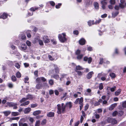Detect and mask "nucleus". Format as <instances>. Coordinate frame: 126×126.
<instances>
[{
  "mask_svg": "<svg viewBox=\"0 0 126 126\" xmlns=\"http://www.w3.org/2000/svg\"><path fill=\"white\" fill-rule=\"evenodd\" d=\"M83 69V68L81 66L79 65H78L76 66V70H81Z\"/></svg>",
  "mask_w": 126,
  "mask_h": 126,
  "instance_id": "nucleus-35",
  "label": "nucleus"
},
{
  "mask_svg": "<svg viewBox=\"0 0 126 126\" xmlns=\"http://www.w3.org/2000/svg\"><path fill=\"white\" fill-rule=\"evenodd\" d=\"M65 34L63 33L61 34H59L58 35V38L60 41L62 43H64L66 41V39L65 37Z\"/></svg>",
  "mask_w": 126,
  "mask_h": 126,
  "instance_id": "nucleus-2",
  "label": "nucleus"
},
{
  "mask_svg": "<svg viewBox=\"0 0 126 126\" xmlns=\"http://www.w3.org/2000/svg\"><path fill=\"white\" fill-rule=\"evenodd\" d=\"M31 32L29 31H28L27 32L26 34L27 37L28 38H30L31 37Z\"/></svg>",
  "mask_w": 126,
  "mask_h": 126,
  "instance_id": "nucleus-27",
  "label": "nucleus"
},
{
  "mask_svg": "<svg viewBox=\"0 0 126 126\" xmlns=\"http://www.w3.org/2000/svg\"><path fill=\"white\" fill-rule=\"evenodd\" d=\"M12 115L14 116H16L19 115V113L18 112H12Z\"/></svg>",
  "mask_w": 126,
  "mask_h": 126,
  "instance_id": "nucleus-30",
  "label": "nucleus"
},
{
  "mask_svg": "<svg viewBox=\"0 0 126 126\" xmlns=\"http://www.w3.org/2000/svg\"><path fill=\"white\" fill-rule=\"evenodd\" d=\"M46 119L44 120L42 122V124L44 125L46 124Z\"/></svg>",
  "mask_w": 126,
  "mask_h": 126,
  "instance_id": "nucleus-64",
  "label": "nucleus"
},
{
  "mask_svg": "<svg viewBox=\"0 0 126 126\" xmlns=\"http://www.w3.org/2000/svg\"><path fill=\"white\" fill-rule=\"evenodd\" d=\"M116 87L115 86H114L113 87L111 88L110 87H108L107 88V90H108L109 89H110V91L112 92H114L116 89Z\"/></svg>",
  "mask_w": 126,
  "mask_h": 126,
  "instance_id": "nucleus-14",
  "label": "nucleus"
},
{
  "mask_svg": "<svg viewBox=\"0 0 126 126\" xmlns=\"http://www.w3.org/2000/svg\"><path fill=\"white\" fill-rule=\"evenodd\" d=\"M107 121L109 123H111L113 124H116L117 121L114 119L109 118L107 120Z\"/></svg>",
  "mask_w": 126,
  "mask_h": 126,
  "instance_id": "nucleus-4",
  "label": "nucleus"
},
{
  "mask_svg": "<svg viewBox=\"0 0 126 126\" xmlns=\"http://www.w3.org/2000/svg\"><path fill=\"white\" fill-rule=\"evenodd\" d=\"M37 105L36 104H32L31 105V107L32 108H34L36 107Z\"/></svg>",
  "mask_w": 126,
  "mask_h": 126,
  "instance_id": "nucleus-63",
  "label": "nucleus"
},
{
  "mask_svg": "<svg viewBox=\"0 0 126 126\" xmlns=\"http://www.w3.org/2000/svg\"><path fill=\"white\" fill-rule=\"evenodd\" d=\"M49 83L50 85H53L54 83V81L52 79L49 80Z\"/></svg>",
  "mask_w": 126,
  "mask_h": 126,
  "instance_id": "nucleus-46",
  "label": "nucleus"
},
{
  "mask_svg": "<svg viewBox=\"0 0 126 126\" xmlns=\"http://www.w3.org/2000/svg\"><path fill=\"white\" fill-rule=\"evenodd\" d=\"M40 124V121H38L36 122L35 125V126H39Z\"/></svg>",
  "mask_w": 126,
  "mask_h": 126,
  "instance_id": "nucleus-50",
  "label": "nucleus"
},
{
  "mask_svg": "<svg viewBox=\"0 0 126 126\" xmlns=\"http://www.w3.org/2000/svg\"><path fill=\"white\" fill-rule=\"evenodd\" d=\"M103 59L102 58H101L100 60V62L99 63V64H102L103 63Z\"/></svg>",
  "mask_w": 126,
  "mask_h": 126,
  "instance_id": "nucleus-53",
  "label": "nucleus"
},
{
  "mask_svg": "<svg viewBox=\"0 0 126 126\" xmlns=\"http://www.w3.org/2000/svg\"><path fill=\"white\" fill-rule=\"evenodd\" d=\"M26 44H27V45L29 46H31V42L29 41H26Z\"/></svg>",
  "mask_w": 126,
  "mask_h": 126,
  "instance_id": "nucleus-56",
  "label": "nucleus"
},
{
  "mask_svg": "<svg viewBox=\"0 0 126 126\" xmlns=\"http://www.w3.org/2000/svg\"><path fill=\"white\" fill-rule=\"evenodd\" d=\"M79 42L80 45H83L85 44L86 41L84 39L82 38L79 41Z\"/></svg>",
  "mask_w": 126,
  "mask_h": 126,
  "instance_id": "nucleus-9",
  "label": "nucleus"
},
{
  "mask_svg": "<svg viewBox=\"0 0 126 126\" xmlns=\"http://www.w3.org/2000/svg\"><path fill=\"white\" fill-rule=\"evenodd\" d=\"M94 74L93 71H91L89 73L87 76V79H90L92 76V75Z\"/></svg>",
  "mask_w": 126,
  "mask_h": 126,
  "instance_id": "nucleus-11",
  "label": "nucleus"
},
{
  "mask_svg": "<svg viewBox=\"0 0 126 126\" xmlns=\"http://www.w3.org/2000/svg\"><path fill=\"white\" fill-rule=\"evenodd\" d=\"M123 112L122 110H120L118 111V115L119 116H121L123 115Z\"/></svg>",
  "mask_w": 126,
  "mask_h": 126,
  "instance_id": "nucleus-45",
  "label": "nucleus"
},
{
  "mask_svg": "<svg viewBox=\"0 0 126 126\" xmlns=\"http://www.w3.org/2000/svg\"><path fill=\"white\" fill-rule=\"evenodd\" d=\"M54 115V113L53 112H50L47 113V115L49 117H53Z\"/></svg>",
  "mask_w": 126,
  "mask_h": 126,
  "instance_id": "nucleus-16",
  "label": "nucleus"
},
{
  "mask_svg": "<svg viewBox=\"0 0 126 126\" xmlns=\"http://www.w3.org/2000/svg\"><path fill=\"white\" fill-rule=\"evenodd\" d=\"M29 120L32 123L34 121L33 118L32 117H29Z\"/></svg>",
  "mask_w": 126,
  "mask_h": 126,
  "instance_id": "nucleus-48",
  "label": "nucleus"
},
{
  "mask_svg": "<svg viewBox=\"0 0 126 126\" xmlns=\"http://www.w3.org/2000/svg\"><path fill=\"white\" fill-rule=\"evenodd\" d=\"M31 109L29 107L26 108L24 111V113L25 114H27L29 113L31 111Z\"/></svg>",
  "mask_w": 126,
  "mask_h": 126,
  "instance_id": "nucleus-13",
  "label": "nucleus"
},
{
  "mask_svg": "<svg viewBox=\"0 0 126 126\" xmlns=\"http://www.w3.org/2000/svg\"><path fill=\"white\" fill-rule=\"evenodd\" d=\"M94 6L96 9H98L99 8V5L98 3L97 2H95L94 3Z\"/></svg>",
  "mask_w": 126,
  "mask_h": 126,
  "instance_id": "nucleus-29",
  "label": "nucleus"
},
{
  "mask_svg": "<svg viewBox=\"0 0 126 126\" xmlns=\"http://www.w3.org/2000/svg\"><path fill=\"white\" fill-rule=\"evenodd\" d=\"M30 103V101H27L21 104L20 106H24L27 105L29 104Z\"/></svg>",
  "mask_w": 126,
  "mask_h": 126,
  "instance_id": "nucleus-22",
  "label": "nucleus"
},
{
  "mask_svg": "<svg viewBox=\"0 0 126 126\" xmlns=\"http://www.w3.org/2000/svg\"><path fill=\"white\" fill-rule=\"evenodd\" d=\"M41 80L43 82H45L46 81L47 79H46L45 78L43 77H41Z\"/></svg>",
  "mask_w": 126,
  "mask_h": 126,
  "instance_id": "nucleus-55",
  "label": "nucleus"
},
{
  "mask_svg": "<svg viewBox=\"0 0 126 126\" xmlns=\"http://www.w3.org/2000/svg\"><path fill=\"white\" fill-rule=\"evenodd\" d=\"M65 105H66V107H69L70 109L71 108L72 106V103L71 102L66 103Z\"/></svg>",
  "mask_w": 126,
  "mask_h": 126,
  "instance_id": "nucleus-15",
  "label": "nucleus"
},
{
  "mask_svg": "<svg viewBox=\"0 0 126 126\" xmlns=\"http://www.w3.org/2000/svg\"><path fill=\"white\" fill-rule=\"evenodd\" d=\"M19 119V117H12L10 118V121H12L14 120H18Z\"/></svg>",
  "mask_w": 126,
  "mask_h": 126,
  "instance_id": "nucleus-28",
  "label": "nucleus"
},
{
  "mask_svg": "<svg viewBox=\"0 0 126 126\" xmlns=\"http://www.w3.org/2000/svg\"><path fill=\"white\" fill-rule=\"evenodd\" d=\"M26 98H27V99H32V96L31 95H28L27 96V97Z\"/></svg>",
  "mask_w": 126,
  "mask_h": 126,
  "instance_id": "nucleus-39",
  "label": "nucleus"
},
{
  "mask_svg": "<svg viewBox=\"0 0 126 126\" xmlns=\"http://www.w3.org/2000/svg\"><path fill=\"white\" fill-rule=\"evenodd\" d=\"M120 7V6L119 5L118 6L117 5H116L114 7V8L115 10H118L119 9V8Z\"/></svg>",
  "mask_w": 126,
  "mask_h": 126,
  "instance_id": "nucleus-62",
  "label": "nucleus"
},
{
  "mask_svg": "<svg viewBox=\"0 0 126 126\" xmlns=\"http://www.w3.org/2000/svg\"><path fill=\"white\" fill-rule=\"evenodd\" d=\"M117 105L116 103H115L112 104L109 107V109L110 110H111L113 109Z\"/></svg>",
  "mask_w": 126,
  "mask_h": 126,
  "instance_id": "nucleus-12",
  "label": "nucleus"
},
{
  "mask_svg": "<svg viewBox=\"0 0 126 126\" xmlns=\"http://www.w3.org/2000/svg\"><path fill=\"white\" fill-rule=\"evenodd\" d=\"M41 79L40 77H38L37 78L36 81L37 83H40L41 82Z\"/></svg>",
  "mask_w": 126,
  "mask_h": 126,
  "instance_id": "nucleus-42",
  "label": "nucleus"
},
{
  "mask_svg": "<svg viewBox=\"0 0 126 126\" xmlns=\"http://www.w3.org/2000/svg\"><path fill=\"white\" fill-rule=\"evenodd\" d=\"M61 3H59L57 5L55 6V7L56 8L58 9L60 8V7L61 5Z\"/></svg>",
  "mask_w": 126,
  "mask_h": 126,
  "instance_id": "nucleus-52",
  "label": "nucleus"
},
{
  "mask_svg": "<svg viewBox=\"0 0 126 126\" xmlns=\"http://www.w3.org/2000/svg\"><path fill=\"white\" fill-rule=\"evenodd\" d=\"M11 79L12 80L14 81H16V78L14 75H13L12 76Z\"/></svg>",
  "mask_w": 126,
  "mask_h": 126,
  "instance_id": "nucleus-44",
  "label": "nucleus"
},
{
  "mask_svg": "<svg viewBox=\"0 0 126 126\" xmlns=\"http://www.w3.org/2000/svg\"><path fill=\"white\" fill-rule=\"evenodd\" d=\"M43 41L45 43H48L49 42V39L47 36H44L42 38Z\"/></svg>",
  "mask_w": 126,
  "mask_h": 126,
  "instance_id": "nucleus-5",
  "label": "nucleus"
},
{
  "mask_svg": "<svg viewBox=\"0 0 126 126\" xmlns=\"http://www.w3.org/2000/svg\"><path fill=\"white\" fill-rule=\"evenodd\" d=\"M75 71L79 75L81 76L82 75L83 72L78 70H75Z\"/></svg>",
  "mask_w": 126,
  "mask_h": 126,
  "instance_id": "nucleus-38",
  "label": "nucleus"
},
{
  "mask_svg": "<svg viewBox=\"0 0 126 126\" xmlns=\"http://www.w3.org/2000/svg\"><path fill=\"white\" fill-rule=\"evenodd\" d=\"M80 51L78 50L76 52V54L77 55V58L78 60H80L82 59L84 56L83 54H80Z\"/></svg>",
  "mask_w": 126,
  "mask_h": 126,
  "instance_id": "nucleus-3",
  "label": "nucleus"
},
{
  "mask_svg": "<svg viewBox=\"0 0 126 126\" xmlns=\"http://www.w3.org/2000/svg\"><path fill=\"white\" fill-rule=\"evenodd\" d=\"M79 104H83V98L82 97H81L80 99H79Z\"/></svg>",
  "mask_w": 126,
  "mask_h": 126,
  "instance_id": "nucleus-37",
  "label": "nucleus"
},
{
  "mask_svg": "<svg viewBox=\"0 0 126 126\" xmlns=\"http://www.w3.org/2000/svg\"><path fill=\"white\" fill-rule=\"evenodd\" d=\"M37 38L36 39L37 40H36V41H37L38 40L39 43V45L40 46H43L44 45L43 43V41L41 40H39V38L38 37H37Z\"/></svg>",
  "mask_w": 126,
  "mask_h": 126,
  "instance_id": "nucleus-24",
  "label": "nucleus"
},
{
  "mask_svg": "<svg viewBox=\"0 0 126 126\" xmlns=\"http://www.w3.org/2000/svg\"><path fill=\"white\" fill-rule=\"evenodd\" d=\"M38 9V7H35V8L32 7L30 9V10L33 11H34L36 10H37Z\"/></svg>",
  "mask_w": 126,
  "mask_h": 126,
  "instance_id": "nucleus-41",
  "label": "nucleus"
},
{
  "mask_svg": "<svg viewBox=\"0 0 126 126\" xmlns=\"http://www.w3.org/2000/svg\"><path fill=\"white\" fill-rule=\"evenodd\" d=\"M48 57L49 59L50 60H54V58H52V57L50 55H49Z\"/></svg>",
  "mask_w": 126,
  "mask_h": 126,
  "instance_id": "nucleus-59",
  "label": "nucleus"
},
{
  "mask_svg": "<svg viewBox=\"0 0 126 126\" xmlns=\"http://www.w3.org/2000/svg\"><path fill=\"white\" fill-rule=\"evenodd\" d=\"M88 24L89 26H90L92 25H93L95 24V23H94V21H89L88 22Z\"/></svg>",
  "mask_w": 126,
  "mask_h": 126,
  "instance_id": "nucleus-26",
  "label": "nucleus"
},
{
  "mask_svg": "<svg viewBox=\"0 0 126 126\" xmlns=\"http://www.w3.org/2000/svg\"><path fill=\"white\" fill-rule=\"evenodd\" d=\"M51 77L57 79H59V76L58 75H54L51 76Z\"/></svg>",
  "mask_w": 126,
  "mask_h": 126,
  "instance_id": "nucleus-34",
  "label": "nucleus"
},
{
  "mask_svg": "<svg viewBox=\"0 0 126 126\" xmlns=\"http://www.w3.org/2000/svg\"><path fill=\"white\" fill-rule=\"evenodd\" d=\"M10 107H12L14 105H17V104L16 103L14 102H7L6 103Z\"/></svg>",
  "mask_w": 126,
  "mask_h": 126,
  "instance_id": "nucleus-10",
  "label": "nucleus"
},
{
  "mask_svg": "<svg viewBox=\"0 0 126 126\" xmlns=\"http://www.w3.org/2000/svg\"><path fill=\"white\" fill-rule=\"evenodd\" d=\"M101 3L102 5H106L107 4V2L104 1H101Z\"/></svg>",
  "mask_w": 126,
  "mask_h": 126,
  "instance_id": "nucleus-58",
  "label": "nucleus"
},
{
  "mask_svg": "<svg viewBox=\"0 0 126 126\" xmlns=\"http://www.w3.org/2000/svg\"><path fill=\"white\" fill-rule=\"evenodd\" d=\"M3 113L5 116H7L11 113V112L9 111H7L3 112Z\"/></svg>",
  "mask_w": 126,
  "mask_h": 126,
  "instance_id": "nucleus-25",
  "label": "nucleus"
},
{
  "mask_svg": "<svg viewBox=\"0 0 126 126\" xmlns=\"http://www.w3.org/2000/svg\"><path fill=\"white\" fill-rule=\"evenodd\" d=\"M26 121V119L25 118H23L21 119L19 122H21L22 123H23Z\"/></svg>",
  "mask_w": 126,
  "mask_h": 126,
  "instance_id": "nucleus-47",
  "label": "nucleus"
},
{
  "mask_svg": "<svg viewBox=\"0 0 126 126\" xmlns=\"http://www.w3.org/2000/svg\"><path fill=\"white\" fill-rule=\"evenodd\" d=\"M50 5L52 6H54L55 5V3L53 1H50L49 2Z\"/></svg>",
  "mask_w": 126,
  "mask_h": 126,
  "instance_id": "nucleus-60",
  "label": "nucleus"
},
{
  "mask_svg": "<svg viewBox=\"0 0 126 126\" xmlns=\"http://www.w3.org/2000/svg\"><path fill=\"white\" fill-rule=\"evenodd\" d=\"M121 3L119 4V6L121 8H123L125 6H126V2H125V0H121Z\"/></svg>",
  "mask_w": 126,
  "mask_h": 126,
  "instance_id": "nucleus-7",
  "label": "nucleus"
},
{
  "mask_svg": "<svg viewBox=\"0 0 126 126\" xmlns=\"http://www.w3.org/2000/svg\"><path fill=\"white\" fill-rule=\"evenodd\" d=\"M19 126H29L26 123H22L21 122H19Z\"/></svg>",
  "mask_w": 126,
  "mask_h": 126,
  "instance_id": "nucleus-20",
  "label": "nucleus"
},
{
  "mask_svg": "<svg viewBox=\"0 0 126 126\" xmlns=\"http://www.w3.org/2000/svg\"><path fill=\"white\" fill-rule=\"evenodd\" d=\"M27 100V98H23L21 100H20L19 102L20 103H22L24 102Z\"/></svg>",
  "mask_w": 126,
  "mask_h": 126,
  "instance_id": "nucleus-33",
  "label": "nucleus"
},
{
  "mask_svg": "<svg viewBox=\"0 0 126 126\" xmlns=\"http://www.w3.org/2000/svg\"><path fill=\"white\" fill-rule=\"evenodd\" d=\"M7 14L6 13H4L2 15L0 16V18L4 19L7 17Z\"/></svg>",
  "mask_w": 126,
  "mask_h": 126,
  "instance_id": "nucleus-18",
  "label": "nucleus"
},
{
  "mask_svg": "<svg viewBox=\"0 0 126 126\" xmlns=\"http://www.w3.org/2000/svg\"><path fill=\"white\" fill-rule=\"evenodd\" d=\"M42 87V84L38 83L36 85V88L38 89H39L41 88Z\"/></svg>",
  "mask_w": 126,
  "mask_h": 126,
  "instance_id": "nucleus-17",
  "label": "nucleus"
},
{
  "mask_svg": "<svg viewBox=\"0 0 126 126\" xmlns=\"http://www.w3.org/2000/svg\"><path fill=\"white\" fill-rule=\"evenodd\" d=\"M103 76L101 78V79L103 81H104L106 79V78L107 77V74L103 73Z\"/></svg>",
  "mask_w": 126,
  "mask_h": 126,
  "instance_id": "nucleus-19",
  "label": "nucleus"
},
{
  "mask_svg": "<svg viewBox=\"0 0 126 126\" xmlns=\"http://www.w3.org/2000/svg\"><path fill=\"white\" fill-rule=\"evenodd\" d=\"M16 77L18 78H19L21 77V73L19 72H18L16 73Z\"/></svg>",
  "mask_w": 126,
  "mask_h": 126,
  "instance_id": "nucleus-31",
  "label": "nucleus"
},
{
  "mask_svg": "<svg viewBox=\"0 0 126 126\" xmlns=\"http://www.w3.org/2000/svg\"><path fill=\"white\" fill-rule=\"evenodd\" d=\"M57 113L59 114H60L62 113H64L66 108V105L63 103H62L61 105L58 104L57 105Z\"/></svg>",
  "mask_w": 126,
  "mask_h": 126,
  "instance_id": "nucleus-1",
  "label": "nucleus"
},
{
  "mask_svg": "<svg viewBox=\"0 0 126 126\" xmlns=\"http://www.w3.org/2000/svg\"><path fill=\"white\" fill-rule=\"evenodd\" d=\"M103 85L102 83L100 84L99 86V89L100 90H101L103 89Z\"/></svg>",
  "mask_w": 126,
  "mask_h": 126,
  "instance_id": "nucleus-43",
  "label": "nucleus"
},
{
  "mask_svg": "<svg viewBox=\"0 0 126 126\" xmlns=\"http://www.w3.org/2000/svg\"><path fill=\"white\" fill-rule=\"evenodd\" d=\"M110 76L112 78H114L116 77L115 74L113 73H111L110 74Z\"/></svg>",
  "mask_w": 126,
  "mask_h": 126,
  "instance_id": "nucleus-40",
  "label": "nucleus"
},
{
  "mask_svg": "<svg viewBox=\"0 0 126 126\" xmlns=\"http://www.w3.org/2000/svg\"><path fill=\"white\" fill-rule=\"evenodd\" d=\"M118 13L119 12H116L115 13L113 12L112 14V17H114L117 15Z\"/></svg>",
  "mask_w": 126,
  "mask_h": 126,
  "instance_id": "nucleus-36",
  "label": "nucleus"
},
{
  "mask_svg": "<svg viewBox=\"0 0 126 126\" xmlns=\"http://www.w3.org/2000/svg\"><path fill=\"white\" fill-rule=\"evenodd\" d=\"M8 87L10 88H12L13 87V85L11 83H9L8 84Z\"/></svg>",
  "mask_w": 126,
  "mask_h": 126,
  "instance_id": "nucleus-57",
  "label": "nucleus"
},
{
  "mask_svg": "<svg viewBox=\"0 0 126 126\" xmlns=\"http://www.w3.org/2000/svg\"><path fill=\"white\" fill-rule=\"evenodd\" d=\"M21 38L22 40H24L26 38V37L25 34H23L21 36Z\"/></svg>",
  "mask_w": 126,
  "mask_h": 126,
  "instance_id": "nucleus-54",
  "label": "nucleus"
},
{
  "mask_svg": "<svg viewBox=\"0 0 126 126\" xmlns=\"http://www.w3.org/2000/svg\"><path fill=\"white\" fill-rule=\"evenodd\" d=\"M27 48V46L25 44H22L20 47V49L22 50H23L25 52H26V50Z\"/></svg>",
  "mask_w": 126,
  "mask_h": 126,
  "instance_id": "nucleus-8",
  "label": "nucleus"
},
{
  "mask_svg": "<svg viewBox=\"0 0 126 126\" xmlns=\"http://www.w3.org/2000/svg\"><path fill=\"white\" fill-rule=\"evenodd\" d=\"M55 66V68L54 69L55 71V72L56 73H58L59 72V69L56 66H55Z\"/></svg>",
  "mask_w": 126,
  "mask_h": 126,
  "instance_id": "nucleus-32",
  "label": "nucleus"
},
{
  "mask_svg": "<svg viewBox=\"0 0 126 126\" xmlns=\"http://www.w3.org/2000/svg\"><path fill=\"white\" fill-rule=\"evenodd\" d=\"M110 2L111 4H114L115 3V0H110Z\"/></svg>",
  "mask_w": 126,
  "mask_h": 126,
  "instance_id": "nucleus-61",
  "label": "nucleus"
},
{
  "mask_svg": "<svg viewBox=\"0 0 126 126\" xmlns=\"http://www.w3.org/2000/svg\"><path fill=\"white\" fill-rule=\"evenodd\" d=\"M121 90L120 89H118L116 92L115 93V94L116 96L118 95L121 93Z\"/></svg>",
  "mask_w": 126,
  "mask_h": 126,
  "instance_id": "nucleus-23",
  "label": "nucleus"
},
{
  "mask_svg": "<svg viewBox=\"0 0 126 126\" xmlns=\"http://www.w3.org/2000/svg\"><path fill=\"white\" fill-rule=\"evenodd\" d=\"M15 66L18 69H19L20 68V65L18 63H16L15 64Z\"/></svg>",
  "mask_w": 126,
  "mask_h": 126,
  "instance_id": "nucleus-49",
  "label": "nucleus"
},
{
  "mask_svg": "<svg viewBox=\"0 0 126 126\" xmlns=\"http://www.w3.org/2000/svg\"><path fill=\"white\" fill-rule=\"evenodd\" d=\"M92 59L91 57L89 58L86 56L85 57L83 58V60L85 61H88V63L90 64L92 61Z\"/></svg>",
  "mask_w": 126,
  "mask_h": 126,
  "instance_id": "nucleus-6",
  "label": "nucleus"
},
{
  "mask_svg": "<svg viewBox=\"0 0 126 126\" xmlns=\"http://www.w3.org/2000/svg\"><path fill=\"white\" fill-rule=\"evenodd\" d=\"M117 114H118V112L117 111H114L112 113V115L115 116Z\"/></svg>",
  "mask_w": 126,
  "mask_h": 126,
  "instance_id": "nucleus-51",
  "label": "nucleus"
},
{
  "mask_svg": "<svg viewBox=\"0 0 126 126\" xmlns=\"http://www.w3.org/2000/svg\"><path fill=\"white\" fill-rule=\"evenodd\" d=\"M41 111L40 110H37L33 112V114L34 116H36L40 113Z\"/></svg>",
  "mask_w": 126,
  "mask_h": 126,
  "instance_id": "nucleus-21",
  "label": "nucleus"
}]
</instances>
